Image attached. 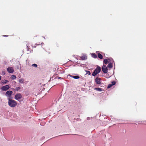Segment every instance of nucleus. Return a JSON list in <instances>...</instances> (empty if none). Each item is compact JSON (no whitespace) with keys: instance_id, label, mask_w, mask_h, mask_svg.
<instances>
[{"instance_id":"nucleus-6","label":"nucleus","mask_w":146,"mask_h":146,"mask_svg":"<svg viewBox=\"0 0 146 146\" xmlns=\"http://www.w3.org/2000/svg\"><path fill=\"white\" fill-rule=\"evenodd\" d=\"M7 70L9 73H13L14 71L13 68L11 67L7 68Z\"/></svg>"},{"instance_id":"nucleus-12","label":"nucleus","mask_w":146,"mask_h":146,"mask_svg":"<svg viewBox=\"0 0 146 146\" xmlns=\"http://www.w3.org/2000/svg\"><path fill=\"white\" fill-rule=\"evenodd\" d=\"M112 65L111 63H110L107 66L108 68H112Z\"/></svg>"},{"instance_id":"nucleus-2","label":"nucleus","mask_w":146,"mask_h":146,"mask_svg":"<svg viewBox=\"0 0 146 146\" xmlns=\"http://www.w3.org/2000/svg\"><path fill=\"white\" fill-rule=\"evenodd\" d=\"M101 70V68L98 67L93 73L92 75L93 76H95L96 74L99 73Z\"/></svg>"},{"instance_id":"nucleus-18","label":"nucleus","mask_w":146,"mask_h":146,"mask_svg":"<svg viewBox=\"0 0 146 146\" xmlns=\"http://www.w3.org/2000/svg\"><path fill=\"white\" fill-rule=\"evenodd\" d=\"M108 60L107 59H104V63L105 64H106L108 62Z\"/></svg>"},{"instance_id":"nucleus-11","label":"nucleus","mask_w":146,"mask_h":146,"mask_svg":"<svg viewBox=\"0 0 146 146\" xmlns=\"http://www.w3.org/2000/svg\"><path fill=\"white\" fill-rule=\"evenodd\" d=\"M80 58L82 60H85L87 59V56L86 55H84L81 56Z\"/></svg>"},{"instance_id":"nucleus-5","label":"nucleus","mask_w":146,"mask_h":146,"mask_svg":"<svg viewBox=\"0 0 146 146\" xmlns=\"http://www.w3.org/2000/svg\"><path fill=\"white\" fill-rule=\"evenodd\" d=\"M9 86L8 85H7L2 87L1 88V89L3 91H6L9 89Z\"/></svg>"},{"instance_id":"nucleus-24","label":"nucleus","mask_w":146,"mask_h":146,"mask_svg":"<svg viewBox=\"0 0 146 146\" xmlns=\"http://www.w3.org/2000/svg\"><path fill=\"white\" fill-rule=\"evenodd\" d=\"M2 74L3 75H4L5 74V72H3L2 73Z\"/></svg>"},{"instance_id":"nucleus-23","label":"nucleus","mask_w":146,"mask_h":146,"mask_svg":"<svg viewBox=\"0 0 146 146\" xmlns=\"http://www.w3.org/2000/svg\"><path fill=\"white\" fill-rule=\"evenodd\" d=\"M69 76L72 78H73V77L74 76H72V75H69Z\"/></svg>"},{"instance_id":"nucleus-25","label":"nucleus","mask_w":146,"mask_h":146,"mask_svg":"<svg viewBox=\"0 0 146 146\" xmlns=\"http://www.w3.org/2000/svg\"><path fill=\"white\" fill-rule=\"evenodd\" d=\"M6 36V35H5V36Z\"/></svg>"},{"instance_id":"nucleus-4","label":"nucleus","mask_w":146,"mask_h":146,"mask_svg":"<svg viewBox=\"0 0 146 146\" xmlns=\"http://www.w3.org/2000/svg\"><path fill=\"white\" fill-rule=\"evenodd\" d=\"M22 97V96L20 94H18L15 95V99L18 101Z\"/></svg>"},{"instance_id":"nucleus-8","label":"nucleus","mask_w":146,"mask_h":146,"mask_svg":"<svg viewBox=\"0 0 146 146\" xmlns=\"http://www.w3.org/2000/svg\"><path fill=\"white\" fill-rule=\"evenodd\" d=\"M95 81L96 84H100L101 83L100 78L98 77H97Z\"/></svg>"},{"instance_id":"nucleus-1","label":"nucleus","mask_w":146,"mask_h":146,"mask_svg":"<svg viewBox=\"0 0 146 146\" xmlns=\"http://www.w3.org/2000/svg\"><path fill=\"white\" fill-rule=\"evenodd\" d=\"M8 105L10 107L13 108L16 106L17 103L16 101L14 100L11 99L10 98H8Z\"/></svg>"},{"instance_id":"nucleus-21","label":"nucleus","mask_w":146,"mask_h":146,"mask_svg":"<svg viewBox=\"0 0 146 146\" xmlns=\"http://www.w3.org/2000/svg\"><path fill=\"white\" fill-rule=\"evenodd\" d=\"M115 84V81H113L111 82V85H112V86L114 85Z\"/></svg>"},{"instance_id":"nucleus-17","label":"nucleus","mask_w":146,"mask_h":146,"mask_svg":"<svg viewBox=\"0 0 146 146\" xmlns=\"http://www.w3.org/2000/svg\"><path fill=\"white\" fill-rule=\"evenodd\" d=\"M92 57L94 58H96L97 57V55L94 54H92Z\"/></svg>"},{"instance_id":"nucleus-16","label":"nucleus","mask_w":146,"mask_h":146,"mask_svg":"<svg viewBox=\"0 0 146 146\" xmlns=\"http://www.w3.org/2000/svg\"><path fill=\"white\" fill-rule=\"evenodd\" d=\"M73 78L75 79H78L80 78V77L78 76H74Z\"/></svg>"},{"instance_id":"nucleus-3","label":"nucleus","mask_w":146,"mask_h":146,"mask_svg":"<svg viewBox=\"0 0 146 146\" xmlns=\"http://www.w3.org/2000/svg\"><path fill=\"white\" fill-rule=\"evenodd\" d=\"M13 93V92L11 91H8L6 92L5 95L8 97V98H10L11 97V95Z\"/></svg>"},{"instance_id":"nucleus-26","label":"nucleus","mask_w":146,"mask_h":146,"mask_svg":"<svg viewBox=\"0 0 146 146\" xmlns=\"http://www.w3.org/2000/svg\"><path fill=\"white\" fill-rule=\"evenodd\" d=\"M27 47L28 48H29V47H28V46H27Z\"/></svg>"},{"instance_id":"nucleus-20","label":"nucleus","mask_w":146,"mask_h":146,"mask_svg":"<svg viewBox=\"0 0 146 146\" xmlns=\"http://www.w3.org/2000/svg\"><path fill=\"white\" fill-rule=\"evenodd\" d=\"M86 74H88V75H90V72L89 71H86Z\"/></svg>"},{"instance_id":"nucleus-14","label":"nucleus","mask_w":146,"mask_h":146,"mask_svg":"<svg viewBox=\"0 0 146 146\" xmlns=\"http://www.w3.org/2000/svg\"><path fill=\"white\" fill-rule=\"evenodd\" d=\"M98 57L101 59H102L103 58L102 56L100 53L98 54Z\"/></svg>"},{"instance_id":"nucleus-10","label":"nucleus","mask_w":146,"mask_h":146,"mask_svg":"<svg viewBox=\"0 0 146 146\" xmlns=\"http://www.w3.org/2000/svg\"><path fill=\"white\" fill-rule=\"evenodd\" d=\"M9 82V81L7 80H4L1 81V83L3 84H5L7 82Z\"/></svg>"},{"instance_id":"nucleus-19","label":"nucleus","mask_w":146,"mask_h":146,"mask_svg":"<svg viewBox=\"0 0 146 146\" xmlns=\"http://www.w3.org/2000/svg\"><path fill=\"white\" fill-rule=\"evenodd\" d=\"M32 66L34 67H36L37 66V65L36 64H33L32 65Z\"/></svg>"},{"instance_id":"nucleus-7","label":"nucleus","mask_w":146,"mask_h":146,"mask_svg":"<svg viewBox=\"0 0 146 146\" xmlns=\"http://www.w3.org/2000/svg\"><path fill=\"white\" fill-rule=\"evenodd\" d=\"M102 70L103 72L104 73H107L108 72V69L105 65H103L102 67Z\"/></svg>"},{"instance_id":"nucleus-13","label":"nucleus","mask_w":146,"mask_h":146,"mask_svg":"<svg viewBox=\"0 0 146 146\" xmlns=\"http://www.w3.org/2000/svg\"><path fill=\"white\" fill-rule=\"evenodd\" d=\"M11 78L12 80H15L16 78V77L15 75H12L11 76Z\"/></svg>"},{"instance_id":"nucleus-22","label":"nucleus","mask_w":146,"mask_h":146,"mask_svg":"<svg viewBox=\"0 0 146 146\" xmlns=\"http://www.w3.org/2000/svg\"><path fill=\"white\" fill-rule=\"evenodd\" d=\"M112 86V85H111V84H110L108 86V88H110Z\"/></svg>"},{"instance_id":"nucleus-15","label":"nucleus","mask_w":146,"mask_h":146,"mask_svg":"<svg viewBox=\"0 0 146 146\" xmlns=\"http://www.w3.org/2000/svg\"><path fill=\"white\" fill-rule=\"evenodd\" d=\"M95 89L99 91H102V90L101 88H95Z\"/></svg>"},{"instance_id":"nucleus-9","label":"nucleus","mask_w":146,"mask_h":146,"mask_svg":"<svg viewBox=\"0 0 146 146\" xmlns=\"http://www.w3.org/2000/svg\"><path fill=\"white\" fill-rule=\"evenodd\" d=\"M19 82L21 84H23L24 83L25 80L23 78H21L19 80Z\"/></svg>"}]
</instances>
